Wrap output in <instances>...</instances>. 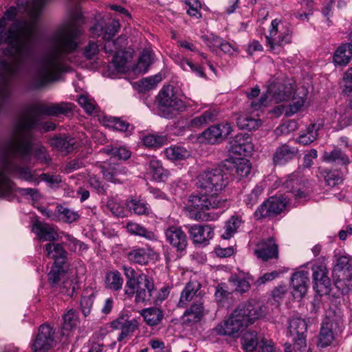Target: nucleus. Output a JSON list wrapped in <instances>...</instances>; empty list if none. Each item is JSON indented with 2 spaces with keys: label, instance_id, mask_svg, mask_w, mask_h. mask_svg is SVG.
<instances>
[{
  "label": "nucleus",
  "instance_id": "obj_1",
  "mask_svg": "<svg viewBox=\"0 0 352 352\" xmlns=\"http://www.w3.org/2000/svg\"><path fill=\"white\" fill-rule=\"evenodd\" d=\"M82 34L83 30L80 26L72 24L67 28L58 30L50 38V50L36 62L30 82L31 89H40L58 79L65 70L64 62L79 47Z\"/></svg>",
  "mask_w": 352,
  "mask_h": 352
},
{
  "label": "nucleus",
  "instance_id": "obj_2",
  "mask_svg": "<svg viewBox=\"0 0 352 352\" xmlns=\"http://www.w3.org/2000/svg\"><path fill=\"white\" fill-rule=\"evenodd\" d=\"M74 104L70 102L54 103L47 105L43 103H34L27 107L19 122L16 126L13 137L10 139V147L15 155L25 157L32 152L34 135L33 129H38L45 133L56 129L52 122H40L38 115L58 116L70 113Z\"/></svg>",
  "mask_w": 352,
  "mask_h": 352
},
{
  "label": "nucleus",
  "instance_id": "obj_3",
  "mask_svg": "<svg viewBox=\"0 0 352 352\" xmlns=\"http://www.w3.org/2000/svg\"><path fill=\"white\" fill-rule=\"evenodd\" d=\"M32 153L22 157L15 155L10 147V140L2 152L0 159V199L12 201L16 197L14 193L15 184L10 179L9 175L16 176L17 178L38 185L40 180L36 176V171H32L28 166H22L16 164L12 157H16L21 160H28Z\"/></svg>",
  "mask_w": 352,
  "mask_h": 352
},
{
  "label": "nucleus",
  "instance_id": "obj_4",
  "mask_svg": "<svg viewBox=\"0 0 352 352\" xmlns=\"http://www.w3.org/2000/svg\"><path fill=\"white\" fill-rule=\"evenodd\" d=\"M122 270L126 278L124 294L129 298L134 296L136 304L151 305L157 293L154 278L142 272L136 273L132 267L124 265Z\"/></svg>",
  "mask_w": 352,
  "mask_h": 352
},
{
  "label": "nucleus",
  "instance_id": "obj_5",
  "mask_svg": "<svg viewBox=\"0 0 352 352\" xmlns=\"http://www.w3.org/2000/svg\"><path fill=\"white\" fill-rule=\"evenodd\" d=\"M263 314L262 309L258 305L250 302L241 303L233 311L227 320L217 324L213 331L219 336L235 337L261 317Z\"/></svg>",
  "mask_w": 352,
  "mask_h": 352
},
{
  "label": "nucleus",
  "instance_id": "obj_6",
  "mask_svg": "<svg viewBox=\"0 0 352 352\" xmlns=\"http://www.w3.org/2000/svg\"><path fill=\"white\" fill-rule=\"evenodd\" d=\"M229 182L228 173L221 167H215L201 172L197 177L196 186L203 193L220 197Z\"/></svg>",
  "mask_w": 352,
  "mask_h": 352
},
{
  "label": "nucleus",
  "instance_id": "obj_7",
  "mask_svg": "<svg viewBox=\"0 0 352 352\" xmlns=\"http://www.w3.org/2000/svg\"><path fill=\"white\" fill-rule=\"evenodd\" d=\"M157 108L160 116L173 119L186 110L184 102L178 98L173 85L164 86L157 96Z\"/></svg>",
  "mask_w": 352,
  "mask_h": 352
},
{
  "label": "nucleus",
  "instance_id": "obj_8",
  "mask_svg": "<svg viewBox=\"0 0 352 352\" xmlns=\"http://www.w3.org/2000/svg\"><path fill=\"white\" fill-rule=\"evenodd\" d=\"M199 190L198 193L192 194L188 198V207L190 209L191 217L195 219H202L201 212L226 206V199L211 194L203 193L200 190Z\"/></svg>",
  "mask_w": 352,
  "mask_h": 352
},
{
  "label": "nucleus",
  "instance_id": "obj_9",
  "mask_svg": "<svg viewBox=\"0 0 352 352\" xmlns=\"http://www.w3.org/2000/svg\"><path fill=\"white\" fill-rule=\"evenodd\" d=\"M289 336L293 344H285V352H302L307 347V324L301 318H293L289 320Z\"/></svg>",
  "mask_w": 352,
  "mask_h": 352
},
{
  "label": "nucleus",
  "instance_id": "obj_10",
  "mask_svg": "<svg viewBox=\"0 0 352 352\" xmlns=\"http://www.w3.org/2000/svg\"><path fill=\"white\" fill-rule=\"evenodd\" d=\"M6 36L5 43L10 47L11 50H14V53H12L11 55L14 56V54L19 55V57L14 60L12 66L8 65L6 72H8L11 76H16L20 74L22 64L24 62V52L26 45L21 42V36L17 29H8Z\"/></svg>",
  "mask_w": 352,
  "mask_h": 352
},
{
  "label": "nucleus",
  "instance_id": "obj_11",
  "mask_svg": "<svg viewBox=\"0 0 352 352\" xmlns=\"http://www.w3.org/2000/svg\"><path fill=\"white\" fill-rule=\"evenodd\" d=\"M313 289L320 295H328L331 292V281L328 274L329 271L323 265L312 266Z\"/></svg>",
  "mask_w": 352,
  "mask_h": 352
},
{
  "label": "nucleus",
  "instance_id": "obj_12",
  "mask_svg": "<svg viewBox=\"0 0 352 352\" xmlns=\"http://www.w3.org/2000/svg\"><path fill=\"white\" fill-rule=\"evenodd\" d=\"M192 243L195 245L206 246L214 236V228L208 224L185 225Z\"/></svg>",
  "mask_w": 352,
  "mask_h": 352
},
{
  "label": "nucleus",
  "instance_id": "obj_13",
  "mask_svg": "<svg viewBox=\"0 0 352 352\" xmlns=\"http://www.w3.org/2000/svg\"><path fill=\"white\" fill-rule=\"evenodd\" d=\"M54 342V330L50 325L41 324L32 345L33 352H46Z\"/></svg>",
  "mask_w": 352,
  "mask_h": 352
},
{
  "label": "nucleus",
  "instance_id": "obj_14",
  "mask_svg": "<svg viewBox=\"0 0 352 352\" xmlns=\"http://www.w3.org/2000/svg\"><path fill=\"white\" fill-rule=\"evenodd\" d=\"M104 51L107 54H113L112 62L116 67H122L126 63V59L123 56L122 50L126 45V38L124 36H120L116 39L104 40Z\"/></svg>",
  "mask_w": 352,
  "mask_h": 352
},
{
  "label": "nucleus",
  "instance_id": "obj_15",
  "mask_svg": "<svg viewBox=\"0 0 352 352\" xmlns=\"http://www.w3.org/2000/svg\"><path fill=\"white\" fill-rule=\"evenodd\" d=\"M167 242L176 250L177 252L182 253L186 251L188 246V239L182 227L171 226L164 232Z\"/></svg>",
  "mask_w": 352,
  "mask_h": 352
},
{
  "label": "nucleus",
  "instance_id": "obj_16",
  "mask_svg": "<svg viewBox=\"0 0 352 352\" xmlns=\"http://www.w3.org/2000/svg\"><path fill=\"white\" fill-rule=\"evenodd\" d=\"M279 23L278 19L273 20L271 23L269 35L265 36L267 45L270 47L271 50H273L275 45L283 46L292 41V32L289 28L280 32V34L276 36L278 32Z\"/></svg>",
  "mask_w": 352,
  "mask_h": 352
},
{
  "label": "nucleus",
  "instance_id": "obj_17",
  "mask_svg": "<svg viewBox=\"0 0 352 352\" xmlns=\"http://www.w3.org/2000/svg\"><path fill=\"white\" fill-rule=\"evenodd\" d=\"M138 325L139 322L137 319L128 320L123 316H120L111 323V327L113 329L120 330L121 331L117 338L119 342L131 336L138 329Z\"/></svg>",
  "mask_w": 352,
  "mask_h": 352
},
{
  "label": "nucleus",
  "instance_id": "obj_18",
  "mask_svg": "<svg viewBox=\"0 0 352 352\" xmlns=\"http://www.w3.org/2000/svg\"><path fill=\"white\" fill-rule=\"evenodd\" d=\"M232 131L229 123H221L212 125L201 133V137L208 143L214 144L224 138L228 137Z\"/></svg>",
  "mask_w": 352,
  "mask_h": 352
},
{
  "label": "nucleus",
  "instance_id": "obj_19",
  "mask_svg": "<svg viewBox=\"0 0 352 352\" xmlns=\"http://www.w3.org/2000/svg\"><path fill=\"white\" fill-rule=\"evenodd\" d=\"M254 254L263 261L278 258V247L273 237L262 241L257 245Z\"/></svg>",
  "mask_w": 352,
  "mask_h": 352
},
{
  "label": "nucleus",
  "instance_id": "obj_20",
  "mask_svg": "<svg viewBox=\"0 0 352 352\" xmlns=\"http://www.w3.org/2000/svg\"><path fill=\"white\" fill-rule=\"evenodd\" d=\"M31 5L28 13L32 19V23L25 27V34L27 39H30L35 31L36 22L38 20L46 3L49 0H30Z\"/></svg>",
  "mask_w": 352,
  "mask_h": 352
},
{
  "label": "nucleus",
  "instance_id": "obj_21",
  "mask_svg": "<svg viewBox=\"0 0 352 352\" xmlns=\"http://www.w3.org/2000/svg\"><path fill=\"white\" fill-rule=\"evenodd\" d=\"M309 283V274L306 271L295 272L291 277V286L294 298H302L307 293Z\"/></svg>",
  "mask_w": 352,
  "mask_h": 352
},
{
  "label": "nucleus",
  "instance_id": "obj_22",
  "mask_svg": "<svg viewBox=\"0 0 352 352\" xmlns=\"http://www.w3.org/2000/svg\"><path fill=\"white\" fill-rule=\"evenodd\" d=\"M154 250L150 247H133L127 253L126 258L130 263L146 265L153 259Z\"/></svg>",
  "mask_w": 352,
  "mask_h": 352
},
{
  "label": "nucleus",
  "instance_id": "obj_23",
  "mask_svg": "<svg viewBox=\"0 0 352 352\" xmlns=\"http://www.w3.org/2000/svg\"><path fill=\"white\" fill-rule=\"evenodd\" d=\"M298 153V148L289 144H283L276 148L273 154V163L276 166L285 165L293 160Z\"/></svg>",
  "mask_w": 352,
  "mask_h": 352
},
{
  "label": "nucleus",
  "instance_id": "obj_24",
  "mask_svg": "<svg viewBox=\"0 0 352 352\" xmlns=\"http://www.w3.org/2000/svg\"><path fill=\"white\" fill-rule=\"evenodd\" d=\"M252 149V138L248 133H240L230 142V150L233 153L247 155Z\"/></svg>",
  "mask_w": 352,
  "mask_h": 352
},
{
  "label": "nucleus",
  "instance_id": "obj_25",
  "mask_svg": "<svg viewBox=\"0 0 352 352\" xmlns=\"http://www.w3.org/2000/svg\"><path fill=\"white\" fill-rule=\"evenodd\" d=\"M50 145L58 151L69 153L78 146L77 140L69 134H60L51 138Z\"/></svg>",
  "mask_w": 352,
  "mask_h": 352
},
{
  "label": "nucleus",
  "instance_id": "obj_26",
  "mask_svg": "<svg viewBox=\"0 0 352 352\" xmlns=\"http://www.w3.org/2000/svg\"><path fill=\"white\" fill-rule=\"evenodd\" d=\"M200 289L201 284L198 281H189L181 293L178 307H185L188 302L192 300L197 301V300L202 299Z\"/></svg>",
  "mask_w": 352,
  "mask_h": 352
},
{
  "label": "nucleus",
  "instance_id": "obj_27",
  "mask_svg": "<svg viewBox=\"0 0 352 352\" xmlns=\"http://www.w3.org/2000/svg\"><path fill=\"white\" fill-rule=\"evenodd\" d=\"M322 158L323 162L337 166H346L351 163L349 155L338 146L324 151Z\"/></svg>",
  "mask_w": 352,
  "mask_h": 352
},
{
  "label": "nucleus",
  "instance_id": "obj_28",
  "mask_svg": "<svg viewBox=\"0 0 352 352\" xmlns=\"http://www.w3.org/2000/svg\"><path fill=\"white\" fill-rule=\"evenodd\" d=\"M338 322L336 320L331 318L330 316H327L321 324V328L318 336V344L324 348L330 345L334 339V334L333 332V327L336 326Z\"/></svg>",
  "mask_w": 352,
  "mask_h": 352
},
{
  "label": "nucleus",
  "instance_id": "obj_29",
  "mask_svg": "<svg viewBox=\"0 0 352 352\" xmlns=\"http://www.w3.org/2000/svg\"><path fill=\"white\" fill-rule=\"evenodd\" d=\"M43 248L47 256L54 261V264L65 266L68 259V253L62 243H49Z\"/></svg>",
  "mask_w": 352,
  "mask_h": 352
},
{
  "label": "nucleus",
  "instance_id": "obj_30",
  "mask_svg": "<svg viewBox=\"0 0 352 352\" xmlns=\"http://www.w3.org/2000/svg\"><path fill=\"white\" fill-rule=\"evenodd\" d=\"M219 110L217 107H212L204 111L200 115L191 119L189 126L192 129H201L211 122L216 121L219 116Z\"/></svg>",
  "mask_w": 352,
  "mask_h": 352
},
{
  "label": "nucleus",
  "instance_id": "obj_31",
  "mask_svg": "<svg viewBox=\"0 0 352 352\" xmlns=\"http://www.w3.org/2000/svg\"><path fill=\"white\" fill-rule=\"evenodd\" d=\"M32 231L42 241H55L58 239V234L54 227L40 221L34 223Z\"/></svg>",
  "mask_w": 352,
  "mask_h": 352
},
{
  "label": "nucleus",
  "instance_id": "obj_32",
  "mask_svg": "<svg viewBox=\"0 0 352 352\" xmlns=\"http://www.w3.org/2000/svg\"><path fill=\"white\" fill-rule=\"evenodd\" d=\"M8 67V64L6 61L0 60V79L4 77V73ZM12 93L11 86L8 80L0 82V113L9 102Z\"/></svg>",
  "mask_w": 352,
  "mask_h": 352
},
{
  "label": "nucleus",
  "instance_id": "obj_33",
  "mask_svg": "<svg viewBox=\"0 0 352 352\" xmlns=\"http://www.w3.org/2000/svg\"><path fill=\"white\" fill-rule=\"evenodd\" d=\"M126 206L131 213L138 216L148 217L152 214L150 205L140 197H129L126 200Z\"/></svg>",
  "mask_w": 352,
  "mask_h": 352
},
{
  "label": "nucleus",
  "instance_id": "obj_34",
  "mask_svg": "<svg viewBox=\"0 0 352 352\" xmlns=\"http://www.w3.org/2000/svg\"><path fill=\"white\" fill-rule=\"evenodd\" d=\"M140 314L147 325L156 327L162 323L164 317V311L157 307H151L142 309Z\"/></svg>",
  "mask_w": 352,
  "mask_h": 352
},
{
  "label": "nucleus",
  "instance_id": "obj_35",
  "mask_svg": "<svg viewBox=\"0 0 352 352\" xmlns=\"http://www.w3.org/2000/svg\"><path fill=\"white\" fill-rule=\"evenodd\" d=\"M205 314V309L202 299L193 301L190 307L184 314V318L187 323H197L199 322Z\"/></svg>",
  "mask_w": 352,
  "mask_h": 352
},
{
  "label": "nucleus",
  "instance_id": "obj_36",
  "mask_svg": "<svg viewBox=\"0 0 352 352\" xmlns=\"http://www.w3.org/2000/svg\"><path fill=\"white\" fill-rule=\"evenodd\" d=\"M126 231L131 235L143 237L148 241H157V236L154 232L147 230L145 227L136 222L129 221L125 226Z\"/></svg>",
  "mask_w": 352,
  "mask_h": 352
},
{
  "label": "nucleus",
  "instance_id": "obj_37",
  "mask_svg": "<svg viewBox=\"0 0 352 352\" xmlns=\"http://www.w3.org/2000/svg\"><path fill=\"white\" fill-rule=\"evenodd\" d=\"M317 175L331 187H334L342 182V175L338 170L319 168Z\"/></svg>",
  "mask_w": 352,
  "mask_h": 352
},
{
  "label": "nucleus",
  "instance_id": "obj_38",
  "mask_svg": "<svg viewBox=\"0 0 352 352\" xmlns=\"http://www.w3.org/2000/svg\"><path fill=\"white\" fill-rule=\"evenodd\" d=\"M352 58V43L340 45L333 55V62L336 65L346 66Z\"/></svg>",
  "mask_w": 352,
  "mask_h": 352
},
{
  "label": "nucleus",
  "instance_id": "obj_39",
  "mask_svg": "<svg viewBox=\"0 0 352 352\" xmlns=\"http://www.w3.org/2000/svg\"><path fill=\"white\" fill-rule=\"evenodd\" d=\"M322 128L320 124L314 123L309 125L306 129L301 131L298 138V143L302 145H309L317 140L318 131Z\"/></svg>",
  "mask_w": 352,
  "mask_h": 352
},
{
  "label": "nucleus",
  "instance_id": "obj_40",
  "mask_svg": "<svg viewBox=\"0 0 352 352\" xmlns=\"http://www.w3.org/2000/svg\"><path fill=\"white\" fill-rule=\"evenodd\" d=\"M148 170L156 182H164L168 176V172L163 167L162 162L155 159L149 162Z\"/></svg>",
  "mask_w": 352,
  "mask_h": 352
},
{
  "label": "nucleus",
  "instance_id": "obj_41",
  "mask_svg": "<svg viewBox=\"0 0 352 352\" xmlns=\"http://www.w3.org/2000/svg\"><path fill=\"white\" fill-rule=\"evenodd\" d=\"M124 168L118 164H109L102 167V173L104 178L110 182L119 183L118 177L124 174Z\"/></svg>",
  "mask_w": 352,
  "mask_h": 352
},
{
  "label": "nucleus",
  "instance_id": "obj_42",
  "mask_svg": "<svg viewBox=\"0 0 352 352\" xmlns=\"http://www.w3.org/2000/svg\"><path fill=\"white\" fill-rule=\"evenodd\" d=\"M79 323L78 312L73 309H69L63 315L62 334L65 335V331L74 329Z\"/></svg>",
  "mask_w": 352,
  "mask_h": 352
},
{
  "label": "nucleus",
  "instance_id": "obj_43",
  "mask_svg": "<svg viewBox=\"0 0 352 352\" xmlns=\"http://www.w3.org/2000/svg\"><path fill=\"white\" fill-rule=\"evenodd\" d=\"M100 152L111 155V157L119 160H126L131 155V152L125 147L114 146L111 144L107 145L100 150Z\"/></svg>",
  "mask_w": 352,
  "mask_h": 352
},
{
  "label": "nucleus",
  "instance_id": "obj_44",
  "mask_svg": "<svg viewBox=\"0 0 352 352\" xmlns=\"http://www.w3.org/2000/svg\"><path fill=\"white\" fill-rule=\"evenodd\" d=\"M106 126L121 132H125L127 135L131 134L134 129L133 126L127 121L117 117L107 118Z\"/></svg>",
  "mask_w": 352,
  "mask_h": 352
},
{
  "label": "nucleus",
  "instance_id": "obj_45",
  "mask_svg": "<svg viewBox=\"0 0 352 352\" xmlns=\"http://www.w3.org/2000/svg\"><path fill=\"white\" fill-rule=\"evenodd\" d=\"M294 88L290 83L279 84L273 93V99L277 102L289 100L294 95Z\"/></svg>",
  "mask_w": 352,
  "mask_h": 352
},
{
  "label": "nucleus",
  "instance_id": "obj_46",
  "mask_svg": "<svg viewBox=\"0 0 352 352\" xmlns=\"http://www.w3.org/2000/svg\"><path fill=\"white\" fill-rule=\"evenodd\" d=\"M104 282L107 288L119 291L122 287L124 280L121 274L118 271L114 270L107 273Z\"/></svg>",
  "mask_w": 352,
  "mask_h": 352
},
{
  "label": "nucleus",
  "instance_id": "obj_47",
  "mask_svg": "<svg viewBox=\"0 0 352 352\" xmlns=\"http://www.w3.org/2000/svg\"><path fill=\"white\" fill-rule=\"evenodd\" d=\"M236 124L241 129L252 131L256 130L261 125V120L249 115H240L236 118Z\"/></svg>",
  "mask_w": 352,
  "mask_h": 352
},
{
  "label": "nucleus",
  "instance_id": "obj_48",
  "mask_svg": "<svg viewBox=\"0 0 352 352\" xmlns=\"http://www.w3.org/2000/svg\"><path fill=\"white\" fill-rule=\"evenodd\" d=\"M243 223L241 217L238 216L231 217L225 224L223 228L224 232L221 234V237L224 239H229L234 233L236 232L237 229L241 226Z\"/></svg>",
  "mask_w": 352,
  "mask_h": 352
},
{
  "label": "nucleus",
  "instance_id": "obj_49",
  "mask_svg": "<svg viewBox=\"0 0 352 352\" xmlns=\"http://www.w3.org/2000/svg\"><path fill=\"white\" fill-rule=\"evenodd\" d=\"M66 272V266L54 264L47 274L48 282L51 286L56 287L58 282L64 278Z\"/></svg>",
  "mask_w": 352,
  "mask_h": 352
},
{
  "label": "nucleus",
  "instance_id": "obj_50",
  "mask_svg": "<svg viewBox=\"0 0 352 352\" xmlns=\"http://www.w3.org/2000/svg\"><path fill=\"white\" fill-rule=\"evenodd\" d=\"M243 349L248 352L253 351L258 345L257 333L255 331H246L241 338Z\"/></svg>",
  "mask_w": 352,
  "mask_h": 352
},
{
  "label": "nucleus",
  "instance_id": "obj_51",
  "mask_svg": "<svg viewBox=\"0 0 352 352\" xmlns=\"http://www.w3.org/2000/svg\"><path fill=\"white\" fill-rule=\"evenodd\" d=\"M230 168L233 174L239 178L247 177L251 170L250 162L245 160H240L231 164Z\"/></svg>",
  "mask_w": 352,
  "mask_h": 352
},
{
  "label": "nucleus",
  "instance_id": "obj_52",
  "mask_svg": "<svg viewBox=\"0 0 352 352\" xmlns=\"http://www.w3.org/2000/svg\"><path fill=\"white\" fill-rule=\"evenodd\" d=\"M152 52L149 50H144L141 53L135 69L139 72L145 73L153 63Z\"/></svg>",
  "mask_w": 352,
  "mask_h": 352
},
{
  "label": "nucleus",
  "instance_id": "obj_53",
  "mask_svg": "<svg viewBox=\"0 0 352 352\" xmlns=\"http://www.w3.org/2000/svg\"><path fill=\"white\" fill-rule=\"evenodd\" d=\"M161 80V76L157 74L139 80L137 82V85L140 91L146 92L154 89Z\"/></svg>",
  "mask_w": 352,
  "mask_h": 352
},
{
  "label": "nucleus",
  "instance_id": "obj_54",
  "mask_svg": "<svg viewBox=\"0 0 352 352\" xmlns=\"http://www.w3.org/2000/svg\"><path fill=\"white\" fill-rule=\"evenodd\" d=\"M56 212L61 215V219L68 223L76 221L80 219V214L77 211H74L62 205L56 206Z\"/></svg>",
  "mask_w": 352,
  "mask_h": 352
},
{
  "label": "nucleus",
  "instance_id": "obj_55",
  "mask_svg": "<svg viewBox=\"0 0 352 352\" xmlns=\"http://www.w3.org/2000/svg\"><path fill=\"white\" fill-rule=\"evenodd\" d=\"M165 155L167 158L172 161H179L186 158L188 153V151L179 146H170L166 148Z\"/></svg>",
  "mask_w": 352,
  "mask_h": 352
},
{
  "label": "nucleus",
  "instance_id": "obj_56",
  "mask_svg": "<svg viewBox=\"0 0 352 352\" xmlns=\"http://www.w3.org/2000/svg\"><path fill=\"white\" fill-rule=\"evenodd\" d=\"M273 217H275L284 211L286 208V200L280 197H271L267 199Z\"/></svg>",
  "mask_w": 352,
  "mask_h": 352
},
{
  "label": "nucleus",
  "instance_id": "obj_57",
  "mask_svg": "<svg viewBox=\"0 0 352 352\" xmlns=\"http://www.w3.org/2000/svg\"><path fill=\"white\" fill-rule=\"evenodd\" d=\"M269 201H263L254 212V217L256 220L260 221L265 219L273 218Z\"/></svg>",
  "mask_w": 352,
  "mask_h": 352
},
{
  "label": "nucleus",
  "instance_id": "obj_58",
  "mask_svg": "<svg viewBox=\"0 0 352 352\" xmlns=\"http://www.w3.org/2000/svg\"><path fill=\"white\" fill-rule=\"evenodd\" d=\"M120 23L118 21L112 20L104 24V30L102 38L104 40L112 39L118 32L120 29Z\"/></svg>",
  "mask_w": 352,
  "mask_h": 352
},
{
  "label": "nucleus",
  "instance_id": "obj_59",
  "mask_svg": "<svg viewBox=\"0 0 352 352\" xmlns=\"http://www.w3.org/2000/svg\"><path fill=\"white\" fill-rule=\"evenodd\" d=\"M94 299L95 295L94 294L89 296H82L80 298L79 309L85 318L91 314Z\"/></svg>",
  "mask_w": 352,
  "mask_h": 352
},
{
  "label": "nucleus",
  "instance_id": "obj_60",
  "mask_svg": "<svg viewBox=\"0 0 352 352\" xmlns=\"http://www.w3.org/2000/svg\"><path fill=\"white\" fill-rule=\"evenodd\" d=\"M263 188L261 186L257 184L252 191L245 196L243 201L248 208H252L258 200L259 196L263 193Z\"/></svg>",
  "mask_w": 352,
  "mask_h": 352
},
{
  "label": "nucleus",
  "instance_id": "obj_61",
  "mask_svg": "<svg viewBox=\"0 0 352 352\" xmlns=\"http://www.w3.org/2000/svg\"><path fill=\"white\" fill-rule=\"evenodd\" d=\"M107 207L111 213L117 217H124L126 216V210L124 207L114 197H110L107 202Z\"/></svg>",
  "mask_w": 352,
  "mask_h": 352
},
{
  "label": "nucleus",
  "instance_id": "obj_62",
  "mask_svg": "<svg viewBox=\"0 0 352 352\" xmlns=\"http://www.w3.org/2000/svg\"><path fill=\"white\" fill-rule=\"evenodd\" d=\"M166 141V138L163 135L155 134H149L143 139L144 144L147 147H160Z\"/></svg>",
  "mask_w": 352,
  "mask_h": 352
},
{
  "label": "nucleus",
  "instance_id": "obj_63",
  "mask_svg": "<svg viewBox=\"0 0 352 352\" xmlns=\"http://www.w3.org/2000/svg\"><path fill=\"white\" fill-rule=\"evenodd\" d=\"M285 188L288 189V191L291 192L294 195V197L296 199L305 197V192L301 190L300 187H298L299 184L297 179L292 178L287 180L285 182Z\"/></svg>",
  "mask_w": 352,
  "mask_h": 352
},
{
  "label": "nucleus",
  "instance_id": "obj_64",
  "mask_svg": "<svg viewBox=\"0 0 352 352\" xmlns=\"http://www.w3.org/2000/svg\"><path fill=\"white\" fill-rule=\"evenodd\" d=\"M100 52L99 45L97 42L89 41L87 45L85 46L82 54L87 60H92Z\"/></svg>",
  "mask_w": 352,
  "mask_h": 352
}]
</instances>
